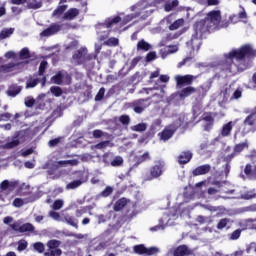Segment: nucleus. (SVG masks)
I'll use <instances>...</instances> for the list:
<instances>
[{"mask_svg": "<svg viewBox=\"0 0 256 256\" xmlns=\"http://www.w3.org/2000/svg\"><path fill=\"white\" fill-rule=\"evenodd\" d=\"M253 53L251 46H243L240 49L232 50L228 54H224L225 61L221 65L222 71L226 73H235L238 69L237 64L233 63L235 59L238 63L244 61L246 57H249Z\"/></svg>", "mask_w": 256, "mask_h": 256, "instance_id": "1", "label": "nucleus"}, {"mask_svg": "<svg viewBox=\"0 0 256 256\" xmlns=\"http://www.w3.org/2000/svg\"><path fill=\"white\" fill-rule=\"evenodd\" d=\"M121 23V17H109L103 23L95 25L96 33L98 35V41H105L111 33V29L117 31V26Z\"/></svg>", "mask_w": 256, "mask_h": 256, "instance_id": "2", "label": "nucleus"}, {"mask_svg": "<svg viewBox=\"0 0 256 256\" xmlns=\"http://www.w3.org/2000/svg\"><path fill=\"white\" fill-rule=\"evenodd\" d=\"M219 23H221V11L213 10L207 14L204 20L196 22V29H199L200 33L213 31V29H217Z\"/></svg>", "mask_w": 256, "mask_h": 256, "instance_id": "3", "label": "nucleus"}, {"mask_svg": "<svg viewBox=\"0 0 256 256\" xmlns=\"http://www.w3.org/2000/svg\"><path fill=\"white\" fill-rule=\"evenodd\" d=\"M25 67V62H10L0 66V79L11 77V73H21Z\"/></svg>", "mask_w": 256, "mask_h": 256, "instance_id": "4", "label": "nucleus"}, {"mask_svg": "<svg viewBox=\"0 0 256 256\" xmlns=\"http://www.w3.org/2000/svg\"><path fill=\"white\" fill-rule=\"evenodd\" d=\"M95 59H97V55L88 54L87 48H80L72 56V61L76 65H89Z\"/></svg>", "mask_w": 256, "mask_h": 256, "instance_id": "5", "label": "nucleus"}, {"mask_svg": "<svg viewBox=\"0 0 256 256\" xmlns=\"http://www.w3.org/2000/svg\"><path fill=\"white\" fill-rule=\"evenodd\" d=\"M153 103V100H151V97L148 98H140L132 101L129 103L130 109H133L134 113H137L138 115H141L143 111L148 109V107H151V104Z\"/></svg>", "mask_w": 256, "mask_h": 256, "instance_id": "6", "label": "nucleus"}, {"mask_svg": "<svg viewBox=\"0 0 256 256\" xmlns=\"http://www.w3.org/2000/svg\"><path fill=\"white\" fill-rule=\"evenodd\" d=\"M197 24L195 23L193 26L194 33L192 34V38L187 42L188 47H192L193 51H199L201 48L202 42L201 38L203 37V33H207V31L201 32L200 29H197Z\"/></svg>", "mask_w": 256, "mask_h": 256, "instance_id": "7", "label": "nucleus"}, {"mask_svg": "<svg viewBox=\"0 0 256 256\" xmlns=\"http://www.w3.org/2000/svg\"><path fill=\"white\" fill-rule=\"evenodd\" d=\"M165 171V162L159 161L150 168V175L144 176V181H153V179H159Z\"/></svg>", "mask_w": 256, "mask_h": 256, "instance_id": "8", "label": "nucleus"}, {"mask_svg": "<svg viewBox=\"0 0 256 256\" xmlns=\"http://www.w3.org/2000/svg\"><path fill=\"white\" fill-rule=\"evenodd\" d=\"M61 246V241L59 240H50L47 242L48 251L44 253V256H61L63 251L59 249Z\"/></svg>", "mask_w": 256, "mask_h": 256, "instance_id": "9", "label": "nucleus"}, {"mask_svg": "<svg viewBox=\"0 0 256 256\" xmlns=\"http://www.w3.org/2000/svg\"><path fill=\"white\" fill-rule=\"evenodd\" d=\"M177 219V214H164L163 218L160 219V224L150 228V231H163L165 225H173L172 221Z\"/></svg>", "mask_w": 256, "mask_h": 256, "instance_id": "10", "label": "nucleus"}, {"mask_svg": "<svg viewBox=\"0 0 256 256\" xmlns=\"http://www.w3.org/2000/svg\"><path fill=\"white\" fill-rule=\"evenodd\" d=\"M162 23H165L166 25H168V29L170 31H177L179 27H183L185 20L181 18L175 21V16L169 15L162 20Z\"/></svg>", "mask_w": 256, "mask_h": 256, "instance_id": "11", "label": "nucleus"}, {"mask_svg": "<svg viewBox=\"0 0 256 256\" xmlns=\"http://www.w3.org/2000/svg\"><path fill=\"white\" fill-rule=\"evenodd\" d=\"M150 91H160V94H154L152 97H157V100L152 101V103H159L161 99H163L165 95V85H158L154 86L152 88H142L139 93H146V95H149Z\"/></svg>", "mask_w": 256, "mask_h": 256, "instance_id": "12", "label": "nucleus"}, {"mask_svg": "<svg viewBox=\"0 0 256 256\" xmlns=\"http://www.w3.org/2000/svg\"><path fill=\"white\" fill-rule=\"evenodd\" d=\"M152 13H153V9L145 8L141 10V12L139 13L129 14L125 16V18L123 19V25H127V23H129L130 21H133V19H137V17L139 16L142 17L143 19H146L147 17H149V15H152Z\"/></svg>", "mask_w": 256, "mask_h": 256, "instance_id": "13", "label": "nucleus"}, {"mask_svg": "<svg viewBox=\"0 0 256 256\" xmlns=\"http://www.w3.org/2000/svg\"><path fill=\"white\" fill-rule=\"evenodd\" d=\"M133 251L134 253H137V255L151 256V255H155L156 253H159V248L157 247L147 248L145 247V245L140 244V245L134 246Z\"/></svg>", "mask_w": 256, "mask_h": 256, "instance_id": "14", "label": "nucleus"}, {"mask_svg": "<svg viewBox=\"0 0 256 256\" xmlns=\"http://www.w3.org/2000/svg\"><path fill=\"white\" fill-rule=\"evenodd\" d=\"M198 76H193V75H177L175 76V81H176V85L177 87H179V89H181V87H183L184 85H191L193 83V81H195V79H197Z\"/></svg>", "mask_w": 256, "mask_h": 256, "instance_id": "15", "label": "nucleus"}, {"mask_svg": "<svg viewBox=\"0 0 256 256\" xmlns=\"http://www.w3.org/2000/svg\"><path fill=\"white\" fill-rule=\"evenodd\" d=\"M180 126L181 124H171L170 126L166 127L164 131L160 134V139H162V141H169V139L173 137L175 131H177Z\"/></svg>", "mask_w": 256, "mask_h": 256, "instance_id": "16", "label": "nucleus"}, {"mask_svg": "<svg viewBox=\"0 0 256 256\" xmlns=\"http://www.w3.org/2000/svg\"><path fill=\"white\" fill-rule=\"evenodd\" d=\"M59 31H61V25L53 23L40 33V37H51L52 35L59 33Z\"/></svg>", "mask_w": 256, "mask_h": 256, "instance_id": "17", "label": "nucleus"}, {"mask_svg": "<svg viewBox=\"0 0 256 256\" xmlns=\"http://www.w3.org/2000/svg\"><path fill=\"white\" fill-rule=\"evenodd\" d=\"M19 135H21V133L16 132L10 142H7L6 144L2 145V149H15V147H18V145H20L21 143Z\"/></svg>", "mask_w": 256, "mask_h": 256, "instance_id": "18", "label": "nucleus"}, {"mask_svg": "<svg viewBox=\"0 0 256 256\" xmlns=\"http://www.w3.org/2000/svg\"><path fill=\"white\" fill-rule=\"evenodd\" d=\"M209 171H211V166L209 164H204V165L196 167L192 171V175L194 177H199L201 175H207V173H209Z\"/></svg>", "mask_w": 256, "mask_h": 256, "instance_id": "19", "label": "nucleus"}, {"mask_svg": "<svg viewBox=\"0 0 256 256\" xmlns=\"http://www.w3.org/2000/svg\"><path fill=\"white\" fill-rule=\"evenodd\" d=\"M62 223H66L67 225H70L71 227H74L75 229H79V220L75 218L74 216H71L69 214L62 216Z\"/></svg>", "mask_w": 256, "mask_h": 256, "instance_id": "20", "label": "nucleus"}, {"mask_svg": "<svg viewBox=\"0 0 256 256\" xmlns=\"http://www.w3.org/2000/svg\"><path fill=\"white\" fill-rule=\"evenodd\" d=\"M79 13L81 11L77 8H70L68 11H66L63 15V19L65 21H73L76 17H79Z\"/></svg>", "mask_w": 256, "mask_h": 256, "instance_id": "21", "label": "nucleus"}, {"mask_svg": "<svg viewBox=\"0 0 256 256\" xmlns=\"http://www.w3.org/2000/svg\"><path fill=\"white\" fill-rule=\"evenodd\" d=\"M172 253L174 256L191 255V249H189L187 245H180L176 249H174Z\"/></svg>", "mask_w": 256, "mask_h": 256, "instance_id": "22", "label": "nucleus"}, {"mask_svg": "<svg viewBox=\"0 0 256 256\" xmlns=\"http://www.w3.org/2000/svg\"><path fill=\"white\" fill-rule=\"evenodd\" d=\"M237 122L230 121L222 126L221 136L229 137L231 135V131H233V127H235Z\"/></svg>", "mask_w": 256, "mask_h": 256, "instance_id": "23", "label": "nucleus"}, {"mask_svg": "<svg viewBox=\"0 0 256 256\" xmlns=\"http://www.w3.org/2000/svg\"><path fill=\"white\" fill-rule=\"evenodd\" d=\"M192 158L193 154L190 151L182 152L178 156V163H180V165H186V163H189Z\"/></svg>", "mask_w": 256, "mask_h": 256, "instance_id": "24", "label": "nucleus"}, {"mask_svg": "<svg viewBox=\"0 0 256 256\" xmlns=\"http://www.w3.org/2000/svg\"><path fill=\"white\" fill-rule=\"evenodd\" d=\"M22 90H23L22 86H19L17 84H12L11 86H9L7 90V95L9 97H17V95H19V93H21Z\"/></svg>", "mask_w": 256, "mask_h": 256, "instance_id": "25", "label": "nucleus"}, {"mask_svg": "<svg viewBox=\"0 0 256 256\" xmlns=\"http://www.w3.org/2000/svg\"><path fill=\"white\" fill-rule=\"evenodd\" d=\"M245 113H250V115H248L246 117V119L244 120V125H250L253 126L255 125V115H256V108L252 109V110H245Z\"/></svg>", "mask_w": 256, "mask_h": 256, "instance_id": "26", "label": "nucleus"}, {"mask_svg": "<svg viewBox=\"0 0 256 256\" xmlns=\"http://www.w3.org/2000/svg\"><path fill=\"white\" fill-rule=\"evenodd\" d=\"M244 173L248 179H256V165L251 166V164H247L245 166Z\"/></svg>", "mask_w": 256, "mask_h": 256, "instance_id": "27", "label": "nucleus"}, {"mask_svg": "<svg viewBox=\"0 0 256 256\" xmlns=\"http://www.w3.org/2000/svg\"><path fill=\"white\" fill-rule=\"evenodd\" d=\"M67 165H70V167H77V165H79V160L72 159V160H61L56 162L57 167H67Z\"/></svg>", "mask_w": 256, "mask_h": 256, "instance_id": "28", "label": "nucleus"}, {"mask_svg": "<svg viewBox=\"0 0 256 256\" xmlns=\"http://www.w3.org/2000/svg\"><path fill=\"white\" fill-rule=\"evenodd\" d=\"M196 91H197V89H195V87L188 86L179 92V97H181L182 99H185V98L189 97L190 95H193V93H196Z\"/></svg>", "mask_w": 256, "mask_h": 256, "instance_id": "29", "label": "nucleus"}, {"mask_svg": "<svg viewBox=\"0 0 256 256\" xmlns=\"http://www.w3.org/2000/svg\"><path fill=\"white\" fill-rule=\"evenodd\" d=\"M15 33V28H4L0 32V41H3L4 39H9L11 35Z\"/></svg>", "mask_w": 256, "mask_h": 256, "instance_id": "30", "label": "nucleus"}, {"mask_svg": "<svg viewBox=\"0 0 256 256\" xmlns=\"http://www.w3.org/2000/svg\"><path fill=\"white\" fill-rule=\"evenodd\" d=\"M248 148H249V144L247 142H242V143L236 144L234 146L233 151H234V154H236V156H239L245 149H248Z\"/></svg>", "mask_w": 256, "mask_h": 256, "instance_id": "31", "label": "nucleus"}, {"mask_svg": "<svg viewBox=\"0 0 256 256\" xmlns=\"http://www.w3.org/2000/svg\"><path fill=\"white\" fill-rule=\"evenodd\" d=\"M152 46L145 39L140 40L137 43V51H151Z\"/></svg>", "mask_w": 256, "mask_h": 256, "instance_id": "32", "label": "nucleus"}, {"mask_svg": "<svg viewBox=\"0 0 256 256\" xmlns=\"http://www.w3.org/2000/svg\"><path fill=\"white\" fill-rule=\"evenodd\" d=\"M69 5L64 4V5H59L52 13V17H61L65 11H67V8Z\"/></svg>", "mask_w": 256, "mask_h": 256, "instance_id": "33", "label": "nucleus"}, {"mask_svg": "<svg viewBox=\"0 0 256 256\" xmlns=\"http://www.w3.org/2000/svg\"><path fill=\"white\" fill-rule=\"evenodd\" d=\"M35 232V226L31 223H24L20 227V233H34Z\"/></svg>", "mask_w": 256, "mask_h": 256, "instance_id": "34", "label": "nucleus"}, {"mask_svg": "<svg viewBox=\"0 0 256 256\" xmlns=\"http://www.w3.org/2000/svg\"><path fill=\"white\" fill-rule=\"evenodd\" d=\"M28 9H41L43 7L42 1L37 0H26Z\"/></svg>", "mask_w": 256, "mask_h": 256, "instance_id": "35", "label": "nucleus"}, {"mask_svg": "<svg viewBox=\"0 0 256 256\" xmlns=\"http://www.w3.org/2000/svg\"><path fill=\"white\" fill-rule=\"evenodd\" d=\"M179 6V0H172L167 2L164 5V11H166L167 13H169V11H173L175 9V7Z\"/></svg>", "mask_w": 256, "mask_h": 256, "instance_id": "36", "label": "nucleus"}, {"mask_svg": "<svg viewBox=\"0 0 256 256\" xmlns=\"http://www.w3.org/2000/svg\"><path fill=\"white\" fill-rule=\"evenodd\" d=\"M15 187V183L9 182V180H4L0 183L1 191H7V189H13Z\"/></svg>", "mask_w": 256, "mask_h": 256, "instance_id": "37", "label": "nucleus"}, {"mask_svg": "<svg viewBox=\"0 0 256 256\" xmlns=\"http://www.w3.org/2000/svg\"><path fill=\"white\" fill-rule=\"evenodd\" d=\"M125 205H127V200L125 198L119 199L114 205V211H121Z\"/></svg>", "mask_w": 256, "mask_h": 256, "instance_id": "38", "label": "nucleus"}, {"mask_svg": "<svg viewBox=\"0 0 256 256\" xmlns=\"http://www.w3.org/2000/svg\"><path fill=\"white\" fill-rule=\"evenodd\" d=\"M83 185V182L81 180H74L66 185V189L73 190L77 189V187H81Z\"/></svg>", "mask_w": 256, "mask_h": 256, "instance_id": "39", "label": "nucleus"}, {"mask_svg": "<svg viewBox=\"0 0 256 256\" xmlns=\"http://www.w3.org/2000/svg\"><path fill=\"white\" fill-rule=\"evenodd\" d=\"M229 223H231V219L229 218H224L219 220L218 224H217V229H219L220 231L225 229V227H227V225H229Z\"/></svg>", "mask_w": 256, "mask_h": 256, "instance_id": "40", "label": "nucleus"}, {"mask_svg": "<svg viewBox=\"0 0 256 256\" xmlns=\"http://www.w3.org/2000/svg\"><path fill=\"white\" fill-rule=\"evenodd\" d=\"M104 45H107V47H117V45H119V39L111 37L108 40L104 41Z\"/></svg>", "mask_w": 256, "mask_h": 256, "instance_id": "41", "label": "nucleus"}, {"mask_svg": "<svg viewBox=\"0 0 256 256\" xmlns=\"http://www.w3.org/2000/svg\"><path fill=\"white\" fill-rule=\"evenodd\" d=\"M39 85V79L38 78H30L26 82V89H33V87H37Z\"/></svg>", "mask_w": 256, "mask_h": 256, "instance_id": "42", "label": "nucleus"}, {"mask_svg": "<svg viewBox=\"0 0 256 256\" xmlns=\"http://www.w3.org/2000/svg\"><path fill=\"white\" fill-rule=\"evenodd\" d=\"M20 59H31V52L29 51V48L25 47L23 48L19 53Z\"/></svg>", "mask_w": 256, "mask_h": 256, "instance_id": "43", "label": "nucleus"}, {"mask_svg": "<svg viewBox=\"0 0 256 256\" xmlns=\"http://www.w3.org/2000/svg\"><path fill=\"white\" fill-rule=\"evenodd\" d=\"M192 113H193L194 117H199V115H201V113H203V106H201V104L194 105L192 108Z\"/></svg>", "mask_w": 256, "mask_h": 256, "instance_id": "44", "label": "nucleus"}, {"mask_svg": "<svg viewBox=\"0 0 256 256\" xmlns=\"http://www.w3.org/2000/svg\"><path fill=\"white\" fill-rule=\"evenodd\" d=\"M237 17L240 21H243V23L247 22V21H245L247 19V12L245 11V8L241 5H240V11H239Z\"/></svg>", "mask_w": 256, "mask_h": 256, "instance_id": "45", "label": "nucleus"}, {"mask_svg": "<svg viewBox=\"0 0 256 256\" xmlns=\"http://www.w3.org/2000/svg\"><path fill=\"white\" fill-rule=\"evenodd\" d=\"M196 221L200 223V225H205V223L211 224L213 223V220L211 217H206V216H198Z\"/></svg>", "mask_w": 256, "mask_h": 256, "instance_id": "46", "label": "nucleus"}, {"mask_svg": "<svg viewBox=\"0 0 256 256\" xmlns=\"http://www.w3.org/2000/svg\"><path fill=\"white\" fill-rule=\"evenodd\" d=\"M34 251H37L38 253H44L45 251V244L43 242H36L33 244Z\"/></svg>", "mask_w": 256, "mask_h": 256, "instance_id": "47", "label": "nucleus"}, {"mask_svg": "<svg viewBox=\"0 0 256 256\" xmlns=\"http://www.w3.org/2000/svg\"><path fill=\"white\" fill-rule=\"evenodd\" d=\"M28 246H29V243L26 242V240H24V239L19 240L17 251H19L21 253L22 251H25V249H27Z\"/></svg>", "mask_w": 256, "mask_h": 256, "instance_id": "48", "label": "nucleus"}, {"mask_svg": "<svg viewBox=\"0 0 256 256\" xmlns=\"http://www.w3.org/2000/svg\"><path fill=\"white\" fill-rule=\"evenodd\" d=\"M163 83H169V76L161 75L159 79L155 82V86L159 87V85H165Z\"/></svg>", "mask_w": 256, "mask_h": 256, "instance_id": "49", "label": "nucleus"}, {"mask_svg": "<svg viewBox=\"0 0 256 256\" xmlns=\"http://www.w3.org/2000/svg\"><path fill=\"white\" fill-rule=\"evenodd\" d=\"M50 91L55 97H61V95H63V90L59 86H52Z\"/></svg>", "mask_w": 256, "mask_h": 256, "instance_id": "50", "label": "nucleus"}, {"mask_svg": "<svg viewBox=\"0 0 256 256\" xmlns=\"http://www.w3.org/2000/svg\"><path fill=\"white\" fill-rule=\"evenodd\" d=\"M147 129V124L145 123H140L135 126H132V131H137L138 133H142V131H146Z\"/></svg>", "mask_w": 256, "mask_h": 256, "instance_id": "51", "label": "nucleus"}, {"mask_svg": "<svg viewBox=\"0 0 256 256\" xmlns=\"http://www.w3.org/2000/svg\"><path fill=\"white\" fill-rule=\"evenodd\" d=\"M112 167H121L123 165V157L121 156H116L112 161H111Z\"/></svg>", "mask_w": 256, "mask_h": 256, "instance_id": "52", "label": "nucleus"}, {"mask_svg": "<svg viewBox=\"0 0 256 256\" xmlns=\"http://www.w3.org/2000/svg\"><path fill=\"white\" fill-rule=\"evenodd\" d=\"M52 82L55 83V85H61L63 83V74L61 72L57 73L52 77Z\"/></svg>", "mask_w": 256, "mask_h": 256, "instance_id": "53", "label": "nucleus"}, {"mask_svg": "<svg viewBox=\"0 0 256 256\" xmlns=\"http://www.w3.org/2000/svg\"><path fill=\"white\" fill-rule=\"evenodd\" d=\"M192 61H193V57H186L181 62L178 63L177 67L178 69H181V67H185V65H191Z\"/></svg>", "mask_w": 256, "mask_h": 256, "instance_id": "54", "label": "nucleus"}, {"mask_svg": "<svg viewBox=\"0 0 256 256\" xmlns=\"http://www.w3.org/2000/svg\"><path fill=\"white\" fill-rule=\"evenodd\" d=\"M239 237H241V229H237L234 232H232L231 234H229L230 241H237V239H239Z\"/></svg>", "mask_w": 256, "mask_h": 256, "instance_id": "55", "label": "nucleus"}, {"mask_svg": "<svg viewBox=\"0 0 256 256\" xmlns=\"http://www.w3.org/2000/svg\"><path fill=\"white\" fill-rule=\"evenodd\" d=\"M49 216L54 219V221H60L62 223L63 221V216H61L59 214V212H55V211H50L49 212Z\"/></svg>", "mask_w": 256, "mask_h": 256, "instance_id": "56", "label": "nucleus"}, {"mask_svg": "<svg viewBox=\"0 0 256 256\" xmlns=\"http://www.w3.org/2000/svg\"><path fill=\"white\" fill-rule=\"evenodd\" d=\"M107 135H109V134L103 132V130L97 129V130L93 131L94 139H101V137H107Z\"/></svg>", "mask_w": 256, "mask_h": 256, "instance_id": "57", "label": "nucleus"}, {"mask_svg": "<svg viewBox=\"0 0 256 256\" xmlns=\"http://www.w3.org/2000/svg\"><path fill=\"white\" fill-rule=\"evenodd\" d=\"M63 205H64L63 200L61 199L55 200V202L52 205V209H54V211H59V209L63 208Z\"/></svg>", "mask_w": 256, "mask_h": 256, "instance_id": "58", "label": "nucleus"}, {"mask_svg": "<svg viewBox=\"0 0 256 256\" xmlns=\"http://www.w3.org/2000/svg\"><path fill=\"white\" fill-rule=\"evenodd\" d=\"M256 194L253 191H248L241 195V199H245L246 201H249V199H255Z\"/></svg>", "mask_w": 256, "mask_h": 256, "instance_id": "59", "label": "nucleus"}, {"mask_svg": "<svg viewBox=\"0 0 256 256\" xmlns=\"http://www.w3.org/2000/svg\"><path fill=\"white\" fill-rule=\"evenodd\" d=\"M111 193H113V187L107 186V187L100 193V196H101V197H109V195H111Z\"/></svg>", "mask_w": 256, "mask_h": 256, "instance_id": "60", "label": "nucleus"}, {"mask_svg": "<svg viewBox=\"0 0 256 256\" xmlns=\"http://www.w3.org/2000/svg\"><path fill=\"white\" fill-rule=\"evenodd\" d=\"M119 121L122 125H129L131 123V118L129 115H122L119 117Z\"/></svg>", "mask_w": 256, "mask_h": 256, "instance_id": "61", "label": "nucleus"}, {"mask_svg": "<svg viewBox=\"0 0 256 256\" xmlns=\"http://www.w3.org/2000/svg\"><path fill=\"white\" fill-rule=\"evenodd\" d=\"M103 97H105V88L102 87L98 91L97 95L95 96V101H103Z\"/></svg>", "mask_w": 256, "mask_h": 256, "instance_id": "62", "label": "nucleus"}, {"mask_svg": "<svg viewBox=\"0 0 256 256\" xmlns=\"http://www.w3.org/2000/svg\"><path fill=\"white\" fill-rule=\"evenodd\" d=\"M87 209H91V206L82 207L76 210V217H81L87 213Z\"/></svg>", "mask_w": 256, "mask_h": 256, "instance_id": "63", "label": "nucleus"}, {"mask_svg": "<svg viewBox=\"0 0 256 256\" xmlns=\"http://www.w3.org/2000/svg\"><path fill=\"white\" fill-rule=\"evenodd\" d=\"M47 61L43 60L41 63H40V66H39V71H38V74L39 75H43V73H45V69H47Z\"/></svg>", "mask_w": 256, "mask_h": 256, "instance_id": "64", "label": "nucleus"}]
</instances>
